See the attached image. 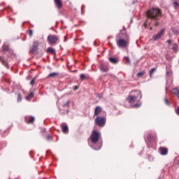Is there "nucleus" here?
Instances as JSON below:
<instances>
[{"mask_svg":"<svg viewBox=\"0 0 179 179\" xmlns=\"http://www.w3.org/2000/svg\"><path fill=\"white\" fill-rule=\"evenodd\" d=\"M90 139L92 143H97L100 141V133L96 131H92Z\"/></svg>","mask_w":179,"mask_h":179,"instance_id":"obj_3","label":"nucleus"},{"mask_svg":"<svg viewBox=\"0 0 179 179\" xmlns=\"http://www.w3.org/2000/svg\"><path fill=\"white\" fill-rule=\"evenodd\" d=\"M166 30L164 29H161V31L154 36V40L155 41H157V40H160V38H162V37L163 36V34H164V31Z\"/></svg>","mask_w":179,"mask_h":179,"instance_id":"obj_7","label":"nucleus"},{"mask_svg":"<svg viewBox=\"0 0 179 179\" xmlns=\"http://www.w3.org/2000/svg\"><path fill=\"white\" fill-rule=\"evenodd\" d=\"M80 78L81 80H85V79H86V76L85 74H80Z\"/></svg>","mask_w":179,"mask_h":179,"instance_id":"obj_25","label":"nucleus"},{"mask_svg":"<svg viewBox=\"0 0 179 179\" xmlns=\"http://www.w3.org/2000/svg\"><path fill=\"white\" fill-rule=\"evenodd\" d=\"M35 120L36 119L33 116H29V117L25 118V121H26V122H27V124H33Z\"/></svg>","mask_w":179,"mask_h":179,"instance_id":"obj_10","label":"nucleus"},{"mask_svg":"<svg viewBox=\"0 0 179 179\" xmlns=\"http://www.w3.org/2000/svg\"><path fill=\"white\" fill-rule=\"evenodd\" d=\"M116 43L119 48H125V47H127L129 44V41L125 39H117Z\"/></svg>","mask_w":179,"mask_h":179,"instance_id":"obj_4","label":"nucleus"},{"mask_svg":"<svg viewBox=\"0 0 179 179\" xmlns=\"http://www.w3.org/2000/svg\"><path fill=\"white\" fill-rule=\"evenodd\" d=\"M36 82V78H33L31 82H30V85H31V86L34 85V83Z\"/></svg>","mask_w":179,"mask_h":179,"instance_id":"obj_26","label":"nucleus"},{"mask_svg":"<svg viewBox=\"0 0 179 179\" xmlns=\"http://www.w3.org/2000/svg\"><path fill=\"white\" fill-rule=\"evenodd\" d=\"M165 103L167 106H169V100H167V99H165Z\"/></svg>","mask_w":179,"mask_h":179,"instance_id":"obj_31","label":"nucleus"},{"mask_svg":"<svg viewBox=\"0 0 179 179\" xmlns=\"http://www.w3.org/2000/svg\"><path fill=\"white\" fill-rule=\"evenodd\" d=\"M58 75H59V73H58L57 72L50 73L48 76V78H57V76H58Z\"/></svg>","mask_w":179,"mask_h":179,"instance_id":"obj_15","label":"nucleus"},{"mask_svg":"<svg viewBox=\"0 0 179 179\" xmlns=\"http://www.w3.org/2000/svg\"><path fill=\"white\" fill-rule=\"evenodd\" d=\"M109 61L111 62V64H118V59H117L115 57L109 58Z\"/></svg>","mask_w":179,"mask_h":179,"instance_id":"obj_16","label":"nucleus"},{"mask_svg":"<svg viewBox=\"0 0 179 179\" xmlns=\"http://www.w3.org/2000/svg\"><path fill=\"white\" fill-rule=\"evenodd\" d=\"M51 138V136H48V139H50Z\"/></svg>","mask_w":179,"mask_h":179,"instance_id":"obj_36","label":"nucleus"},{"mask_svg":"<svg viewBox=\"0 0 179 179\" xmlns=\"http://www.w3.org/2000/svg\"><path fill=\"white\" fill-rule=\"evenodd\" d=\"M155 26H159V23H155Z\"/></svg>","mask_w":179,"mask_h":179,"instance_id":"obj_35","label":"nucleus"},{"mask_svg":"<svg viewBox=\"0 0 179 179\" xmlns=\"http://www.w3.org/2000/svg\"><path fill=\"white\" fill-rule=\"evenodd\" d=\"M55 3L59 9L62 8V3L61 2V0H55Z\"/></svg>","mask_w":179,"mask_h":179,"instance_id":"obj_12","label":"nucleus"},{"mask_svg":"<svg viewBox=\"0 0 179 179\" xmlns=\"http://www.w3.org/2000/svg\"><path fill=\"white\" fill-rule=\"evenodd\" d=\"M29 34H30V36H33V31H29Z\"/></svg>","mask_w":179,"mask_h":179,"instance_id":"obj_33","label":"nucleus"},{"mask_svg":"<svg viewBox=\"0 0 179 179\" xmlns=\"http://www.w3.org/2000/svg\"><path fill=\"white\" fill-rule=\"evenodd\" d=\"M133 107H134V108L141 107V103L135 104V105L133 106Z\"/></svg>","mask_w":179,"mask_h":179,"instance_id":"obj_27","label":"nucleus"},{"mask_svg":"<svg viewBox=\"0 0 179 179\" xmlns=\"http://www.w3.org/2000/svg\"><path fill=\"white\" fill-rule=\"evenodd\" d=\"M166 43H169V44H171V41L169 40V41H166Z\"/></svg>","mask_w":179,"mask_h":179,"instance_id":"obj_34","label":"nucleus"},{"mask_svg":"<svg viewBox=\"0 0 179 179\" xmlns=\"http://www.w3.org/2000/svg\"><path fill=\"white\" fill-rule=\"evenodd\" d=\"M2 62H3V65H5L6 66H8V63L6 62V61L3 60Z\"/></svg>","mask_w":179,"mask_h":179,"instance_id":"obj_29","label":"nucleus"},{"mask_svg":"<svg viewBox=\"0 0 179 179\" xmlns=\"http://www.w3.org/2000/svg\"><path fill=\"white\" fill-rule=\"evenodd\" d=\"M173 5L175 9H179V3L178 1H174Z\"/></svg>","mask_w":179,"mask_h":179,"instance_id":"obj_20","label":"nucleus"},{"mask_svg":"<svg viewBox=\"0 0 179 179\" xmlns=\"http://www.w3.org/2000/svg\"><path fill=\"white\" fill-rule=\"evenodd\" d=\"M48 41L49 44H56L58 41V36L55 35H49L48 36Z\"/></svg>","mask_w":179,"mask_h":179,"instance_id":"obj_5","label":"nucleus"},{"mask_svg":"<svg viewBox=\"0 0 179 179\" xmlns=\"http://www.w3.org/2000/svg\"><path fill=\"white\" fill-rule=\"evenodd\" d=\"M159 151H160V155H162V156H166V155L169 153V150L167 149V148H164V147H161L159 148Z\"/></svg>","mask_w":179,"mask_h":179,"instance_id":"obj_9","label":"nucleus"},{"mask_svg":"<svg viewBox=\"0 0 179 179\" xmlns=\"http://www.w3.org/2000/svg\"><path fill=\"white\" fill-rule=\"evenodd\" d=\"M101 113V107L96 106L94 110V115H99Z\"/></svg>","mask_w":179,"mask_h":179,"instance_id":"obj_13","label":"nucleus"},{"mask_svg":"<svg viewBox=\"0 0 179 179\" xmlns=\"http://www.w3.org/2000/svg\"><path fill=\"white\" fill-rule=\"evenodd\" d=\"M0 61H1V57H0Z\"/></svg>","mask_w":179,"mask_h":179,"instance_id":"obj_40","label":"nucleus"},{"mask_svg":"<svg viewBox=\"0 0 179 179\" xmlns=\"http://www.w3.org/2000/svg\"><path fill=\"white\" fill-rule=\"evenodd\" d=\"M145 26H146V22L145 23Z\"/></svg>","mask_w":179,"mask_h":179,"instance_id":"obj_38","label":"nucleus"},{"mask_svg":"<svg viewBox=\"0 0 179 179\" xmlns=\"http://www.w3.org/2000/svg\"><path fill=\"white\" fill-rule=\"evenodd\" d=\"M37 50H38V41H35L33 43L30 52L31 53L36 52Z\"/></svg>","mask_w":179,"mask_h":179,"instance_id":"obj_8","label":"nucleus"},{"mask_svg":"<svg viewBox=\"0 0 179 179\" xmlns=\"http://www.w3.org/2000/svg\"><path fill=\"white\" fill-rule=\"evenodd\" d=\"M173 94H175V96H177L179 99V89L178 88H174L172 90Z\"/></svg>","mask_w":179,"mask_h":179,"instance_id":"obj_14","label":"nucleus"},{"mask_svg":"<svg viewBox=\"0 0 179 179\" xmlns=\"http://www.w3.org/2000/svg\"><path fill=\"white\" fill-rule=\"evenodd\" d=\"M47 52H50V54H55V50H54L52 48H48L47 49Z\"/></svg>","mask_w":179,"mask_h":179,"instance_id":"obj_19","label":"nucleus"},{"mask_svg":"<svg viewBox=\"0 0 179 179\" xmlns=\"http://www.w3.org/2000/svg\"><path fill=\"white\" fill-rule=\"evenodd\" d=\"M152 28L151 27V28H150V30H152Z\"/></svg>","mask_w":179,"mask_h":179,"instance_id":"obj_39","label":"nucleus"},{"mask_svg":"<svg viewBox=\"0 0 179 179\" xmlns=\"http://www.w3.org/2000/svg\"><path fill=\"white\" fill-rule=\"evenodd\" d=\"M95 122L99 127H104V124H106V119L104 117H98L96 118Z\"/></svg>","mask_w":179,"mask_h":179,"instance_id":"obj_6","label":"nucleus"},{"mask_svg":"<svg viewBox=\"0 0 179 179\" xmlns=\"http://www.w3.org/2000/svg\"><path fill=\"white\" fill-rule=\"evenodd\" d=\"M173 50H176V47H173Z\"/></svg>","mask_w":179,"mask_h":179,"instance_id":"obj_37","label":"nucleus"},{"mask_svg":"<svg viewBox=\"0 0 179 179\" xmlns=\"http://www.w3.org/2000/svg\"><path fill=\"white\" fill-rule=\"evenodd\" d=\"M155 72H156V68H153L150 70V76L152 78V75H153V73H155Z\"/></svg>","mask_w":179,"mask_h":179,"instance_id":"obj_21","label":"nucleus"},{"mask_svg":"<svg viewBox=\"0 0 179 179\" xmlns=\"http://www.w3.org/2000/svg\"><path fill=\"white\" fill-rule=\"evenodd\" d=\"M62 129L64 134H66L68 132V129H69L68 126L62 124Z\"/></svg>","mask_w":179,"mask_h":179,"instance_id":"obj_17","label":"nucleus"},{"mask_svg":"<svg viewBox=\"0 0 179 179\" xmlns=\"http://www.w3.org/2000/svg\"><path fill=\"white\" fill-rule=\"evenodd\" d=\"M125 58H126L127 64L128 65H131V60L129 59V57H125Z\"/></svg>","mask_w":179,"mask_h":179,"instance_id":"obj_24","label":"nucleus"},{"mask_svg":"<svg viewBox=\"0 0 179 179\" xmlns=\"http://www.w3.org/2000/svg\"><path fill=\"white\" fill-rule=\"evenodd\" d=\"M3 50H4L5 51H8L9 50V48L7 47L6 48L5 45L3 46Z\"/></svg>","mask_w":179,"mask_h":179,"instance_id":"obj_28","label":"nucleus"},{"mask_svg":"<svg viewBox=\"0 0 179 179\" xmlns=\"http://www.w3.org/2000/svg\"><path fill=\"white\" fill-rule=\"evenodd\" d=\"M143 75H145V72L141 71V72H139V73L137 74V76H138V78H141V76H143Z\"/></svg>","mask_w":179,"mask_h":179,"instance_id":"obj_23","label":"nucleus"},{"mask_svg":"<svg viewBox=\"0 0 179 179\" xmlns=\"http://www.w3.org/2000/svg\"><path fill=\"white\" fill-rule=\"evenodd\" d=\"M78 89H79V87H78V86H76V87L73 88L74 90H78Z\"/></svg>","mask_w":179,"mask_h":179,"instance_id":"obj_32","label":"nucleus"},{"mask_svg":"<svg viewBox=\"0 0 179 179\" xmlns=\"http://www.w3.org/2000/svg\"><path fill=\"white\" fill-rule=\"evenodd\" d=\"M100 71L102 72H108V67L104 64H101L99 66Z\"/></svg>","mask_w":179,"mask_h":179,"instance_id":"obj_11","label":"nucleus"},{"mask_svg":"<svg viewBox=\"0 0 179 179\" xmlns=\"http://www.w3.org/2000/svg\"><path fill=\"white\" fill-rule=\"evenodd\" d=\"M171 74H172L171 71H167V72H166V75H167L168 76H170V75H171Z\"/></svg>","mask_w":179,"mask_h":179,"instance_id":"obj_30","label":"nucleus"},{"mask_svg":"<svg viewBox=\"0 0 179 179\" xmlns=\"http://www.w3.org/2000/svg\"><path fill=\"white\" fill-rule=\"evenodd\" d=\"M33 97H34V94L33 92H31L27 97L26 99L27 100H31V99H33Z\"/></svg>","mask_w":179,"mask_h":179,"instance_id":"obj_18","label":"nucleus"},{"mask_svg":"<svg viewBox=\"0 0 179 179\" xmlns=\"http://www.w3.org/2000/svg\"><path fill=\"white\" fill-rule=\"evenodd\" d=\"M147 16L152 20H159L162 18V10L157 8H152L147 11Z\"/></svg>","mask_w":179,"mask_h":179,"instance_id":"obj_2","label":"nucleus"},{"mask_svg":"<svg viewBox=\"0 0 179 179\" xmlns=\"http://www.w3.org/2000/svg\"><path fill=\"white\" fill-rule=\"evenodd\" d=\"M17 101L18 103H20V101H22V95H20V94H18V96H17Z\"/></svg>","mask_w":179,"mask_h":179,"instance_id":"obj_22","label":"nucleus"},{"mask_svg":"<svg viewBox=\"0 0 179 179\" xmlns=\"http://www.w3.org/2000/svg\"><path fill=\"white\" fill-rule=\"evenodd\" d=\"M142 99V92L139 90L131 91L129 96L127 97V101L131 104L138 103Z\"/></svg>","mask_w":179,"mask_h":179,"instance_id":"obj_1","label":"nucleus"}]
</instances>
